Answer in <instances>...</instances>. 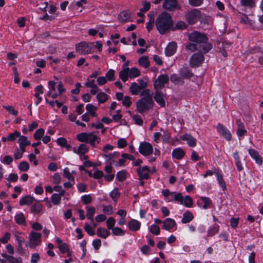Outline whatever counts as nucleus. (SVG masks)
I'll use <instances>...</instances> for the list:
<instances>
[{
    "instance_id": "f257e3e1",
    "label": "nucleus",
    "mask_w": 263,
    "mask_h": 263,
    "mask_svg": "<svg viewBox=\"0 0 263 263\" xmlns=\"http://www.w3.org/2000/svg\"><path fill=\"white\" fill-rule=\"evenodd\" d=\"M189 40L192 43H189L185 49L191 52L198 51L202 53H206L212 48V45L209 42L206 34L197 31H194L188 35Z\"/></svg>"
},
{
    "instance_id": "f03ea898",
    "label": "nucleus",
    "mask_w": 263,
    "mask_h": 263,
    "mask_svg": "<svg viewBox=\"0 0 263 263\" xmlns=\"http://www.w3.org/2000/svg\"><path fill=\"white\" fill-rule=\"evenodd\" d=\"M172 25L171 15L166 12H162L156 19V27L160 34H164Z\"/></svg>"
},
{
    "instance_id": "7ed1b4c3",
    "label": "nucleus",
    "mask_w": 263,
    "mask_h": 263,
    "mask_svg": "<svg viewBox=\"0 0 263 263\" xmlns=\"http://www.w3.org/2000/svg\"><path fill=\"white\" fill-rule=\"evenodd\" d=\"M153 105V100L142 98L136 102L137 111L140 114H143L152 108Z\"/></svg>"
},
{
    "instance_id": "20e7f679",
    "label": "nucleus",
    "mask_w": 263,
    "mask_h": 263,
    "mask_svg": "<svg viewBox=\"0 0 263 263\" xmlns=\"http://www.w3.org/2000/svg\"><path fill=\"white\" fill-rule=\"evenodd\" d=\"M77 139L80 141L85 143H89L93 147H96V140L97 139V136L93 133H81L77 135Z\"/></svg>"
},
{
    "instance_id": "39448f33",
    "label": "nucleus",
    "mask_w": 263,
    "mask_h": 263,
    "mask_svg": "<svg viewBox=\"0 0 263 263\" xmlns=\"http://www.w3.org/2000/svg\"><path fill=\"white\" fill-rule=\"evenodd\" d=\"M42 235L40 233L32 231L29 236V242H27L26 246L30 248H35L41 243Z\"/></svg>"
},
{
    "instance_id": "423d86ee",
    "label": "nucleus",
    "mask_w": 263,
    "mask_h": 263,
    "mask_svg": "<svg viewBox=\"0 0 263 263\" xmlns=\"http://www.w3.org/2000/svg\"><path fill=\"white\" fill-rule=\"evenodd\" d=\"M201 13L200 10L194 9L189 11L185 15V19L190 25L195 24L201 17Z\"/></svg>"
},
{
    "instance_id": "0eeeda50",
    "label": "nucleus",
    "mask_w": 263,
    "mask_h": 263,
    "mask_svg": "<svg viewBox=\"0 0 263 263\" xmlns=\"http://www.w3.org/2000/svg\"><path fill=\"white\" fill-rule=\"evenodd\" d=\"M203 54L200 52L194 53L190 60V66L193 68L198 67L201 65L204 60Z\"/></svg>"
},
{
    "instance_id": "6e6552de",
    "label": "nucleus",
    "mask_w": 263,
    "mask_h": 263,
    "mask_svg": "<svg viewBox=\"0 0 263 263\" xmlns=\"http://www.w3.org/2000/svg\"><path fill=\"white\" fill-rule=\"evenodd\" d=\"M168 81L169 77L167 74L160 75L154 82V88L156 90H161L164 87L165 84L167 83Z\"/></svg>"
},
{
    "instance_id": "1a4fd4ad",
    "label": "nucleus",
    "mask_w": 263,
    "mask_h": 263,
    "mask_svg": "<svg viewBox=\"0 0 263 263\" xmlns=\"http://www.w3.org/2000/svg\"><path fill=\"white\" fill-rule=\"evenodd\" d=\"M91 46H94L93 43H87L82 42L76 44V51L81 54H88L91 52Z\"/></svg>"
},
{
    "instance_id": "9d476101",
    "label": "nucleus",
    "mask_w": 263,
    "mask_h": 263,
    "mask_svg": "<svg viewBox=\"0 0 263 263\" xmlns=\"http://www.w3.org/2000/svg\"><path fill=\"white\" fill-rule=\"evenodd\" d=\"M163 8L170 11H174L181 9L177 0H164Z\"/></svg>"
},
{
    "instance_id": "9b49d317",
    "label": "nucleus",
    "mask_w": 263,
    "mask_h": 263,
    "mask_svg": "<svg viewBox=\"0 0 263 263\" xmlns=\"http://www.w3.org/2000/svg\"><path fill=\"white\" fill-rule=\"evenodd\" d=\"M139 151L140 154L144 156H148L153 152V148L151 144L144 142L140 144Z\"/></svg>"
},
{
    "instance_id": "f8f14e48",
    "label": "nucleus",
    "mask_w": 263,
    "mask_h": 263,
    "mask_svg": "<svg viewBox=\"0 0 263 263\" xmlns=\"http://www.w3.org/2000/svg\"><path fill=\"white\" fill-rule=\"evenodd\" d=\"M217 129L227 140L230 141L232 138V136L230 132L222 124L219 123L217 125Z\"/></svg>"
},
{
    "instance_id": "ddd939ff",
    "label": "nucleus",
    "mask_w": 263,
    "mask_h": 263,
    "mask_svg": "<svg viewBox=\"0 0 263 263\" xmlns=\"http://www.w3.org/2000/svg\"><path fill=\"white\" fill-rule=\"evenodd\" d=\"M164 97L165 96L162 92L156 90L154 98L156 102L161 107H164L165 104Z\"/></svg>"
},
{
    "instance_id": "4468645a",
    "label": "nucleus",
    "mask_w": 263,
    "mask_h": 263,
    "mask_svg": "<svg viewBox=\"0 0 263 263\" xmlns=\"http://www.w3.org/2000/svg\"><path fill=\"white\" fill-rule=\"evenodd\" d=\"M179 75L181 76L183 79H189L192 78L194 74L191 70L187 67H183L181 68L179 70Z\"/></svg>"
},
{
    "instance_id": "2eb2a0df",
    "label": "nucleus",
    "mask_w": 263,
    "mask_h": 263,
    "mask_svg": "<svg viewBox=\"0 0 263 263\" xmlns=\"http://www.w3.org/2000/svg\"><path fill=\"white\" fill-rule=\"evenodd\" d=\"M249 153L252 158H253L256 162L259 164L261 165L263 161L261 156L259 155L257 151L254 149H249Z\"/></svg>"
},
{
    "instance_id": "dca6fc26",
    "label": "nucleus",
    "mask_w": 263,
    "mask_h": 263,
    "mask_svg": "<svg viewBox=\"0 0 263 263\" xmlns=\"http://www.w3.org/2000/svg\"><path fill=\"white\" fill-rule=\"evenodd\" d=\"M177 48V44L175 42L170 43L165 49V54L167 56L173 55Z\"/></svg>"
},
{
    "instance_id": "f3484780",
    "label": "nucleus",
    "mask_w": 263,
    "mask_h": 263,
    "mask_svg": "<svg viewBox=\"0 0 263 263\" xmlns=\"http://www.w3.org/2000/svg\"><path fill=\"white\" fill-rule=\"evenodd\" d=\"M170 80L172 83L178 85H182L184 83L181 76L175 73L171 76Z\"/></svg>"
},
{
    "instance_id": "a211bd4d",
    "label": "nucleus",
    "mask_w": 263,
    "mask_h": 263,
    "mask_svg": "<svg viewBox=\"0 0 263 263\" xmlns=\"http://www.w3.org/2000/svg\"><path fill=\"white\" fill-rule=\"evenodd\" d=\"M176 225V222L173 219L168 218L163 221V228L166 230L170 231Z\"/></svg>"
},
{
    "instance_id": "6ab92c4d",
    "label": "nucleus",
    "mask_w": 263,
    "mask_h": 263,
    "mask_svg": "<svg viewBox=\"0 0 263 263\" xmlns=\"http://www.w3.org/2000/svg\"><path fill=\"white\" fill-rule=\"evenodd\" d=\"M183 140L187 141L189 145L191 147H194L196 144V139L190 134H185L181 137Z\"/></svg>"
},
{
    "instance_id": "aec40b11",
    "label": "nucleus",
    "mask_w": 263,
    "mask_h": 263,
    "mask_svg": "<svg viewBox=\"0 0 263 263\" xmlns=\"http://www.w3.org/2000/svg\"><path fill=\"white\" fill-rule=\"evenodd\" d=\"M42 208L43 205L41 203L40 201H36L35 203L32 205L30 210L32 213L37 214L42 211Z\"/></svg>"
},
{
    "instance_id": "412c9836",
    "label": "nucleus",
    "mask_w": 263,
    "mask_h": 263,
    "mask_svg": "<svg viewBox=\"0 0 263 263\" xmlns=\"http://www.w3.org/2000/svg\"><path fill=\"white\" fill-rule=\"evenodd\" d=\"M128 227L132 231H137L140 229V223L137 220L132 219L128 222Z\"/></svg>"
},
{
    "instance_id": "4be33fe9",
    "label": "nucleus",
    "mask_w": 263,
    "mask_h": 263,
    "mask_svg": "<svg viewBox=\"0 0 263 263\" xmlns=\"http://www.w3.org/2000/svg\"><path fill=\"white\" fill-rule=\"evenodd\" d=\"M236 124L237 126V135L238 136L241 137L246 133L247 130L245 129L243 123L240 119L237 120Z\"/></svg>"
},
{
    "instance_id": "5701e85b",
    "label": "nucleus",
    "mask_w": 263,
    "mask_h": 263,
    "mask_svg": "<svg viewBox=\"0 0 263 263\" xmlns=\"http://www.w3.org/2000/svg\"><path fill=\"white\" fill-rule=\"evenodd\" d=\"M185 155V152L181 148L174 149L172 152V156L178 160L181 159Z\"/></svg>"
},
{
    "instance_id": "b1692460",
    "label": "nucleus",
    "mask_w": 263,
    "mask_h": 263,
    "mask_svg": "<svg viewBox=\"0 0 263 263\" xmlns=\"http://www.w3.org/2000/svg\"><path fill=\"white\" fill-rule=\"evenodd\" d=\"M34 200L35 199L33 197L30 195H27L20 199V205H30Z\"/></svg>"
},
{
    "instance_id": "393cba45",
    "label": "nucleus",
    "mask_w": 263,
    "mask_h": 263,
    "mask_svg": "<svg viewBox=\"0 0 263 263\" xmlns=\"http://www.w3.org/2000/svg\"><path fill=\"white\" fill-rule=\"evenodd\" d=\"M194 218L193 214L189 211H187L183 214L181 222L183 223H187L191 221Z\"/></svg>"
},
{
    "instance_id": "a878e982",
    "label": "nucleus",
    "mask_w": 263,
    "mask_h": 263,
    "mask_svg": "<svg viewBox=\"0 0 263 263\" xmlns=\"http://www.w3.org/2000/svg\"><path fill=\"white\" fill-rule=\"evenodd\" d=\"M119 20L122 22L131 21L129 13L127 11H122L119 15Z\"/></svg>"
},
{
    "instance_id": "bb28decb",
    "label": "nucleus",
    "mask_w": 263,
    "mask_h": 263,
    "mask_svg": "<svg viewBox=\"0 0 263 263\" xmlns=\"http://www.w3.org/2000/svg\"><path fill=\"white\" fill-rule=\"evenodd\" d=\"M97 234L99 237L105 239L110 235V232L105 229L98 228Z\"/></svg>"
},
{
    "instance_id": "cd10ccee",
    "label": "nucleus",
    "mask_w": 263,
    "mask_h": 263,
    "mask_svg": "<svg viewBox=\"0 0 263 263\" xmlns=\"http://www.w3.org/2000/svg\"><path fill=\"white\" fill-rule=\"evenodd\" d=\"M187 27V25L183 21H179L177 22L175 26L173 27L172 30L175 31L177 29L183 30Z\"/></svg>"
},
{
    "instance_id": "c85d7f7f",
    "label": "nucleus",
    "mask_w": 263,
    "mask_h": 263,
    "mask_svg": "<svg viewBox=\"0 0 263 263\" xmlns=\"http://www.w3.org/2000/svg\"><path fill=\"white\" fill-rule=\"evenodd\" d=\"M215 174L217 175L218 181L219 182V184L222 188V190L223 191L226 190L227 187L226 182L224 179H223V177L221 174L218 171H217L215 172Z\"/></svg>"
},
{
    "instance_id": "c756f323",
    "label": "nucleus",
    "mask_w": 263,
    "mask_h": 263,
    "mask_svg": "<svg viewBox=\"0 0 263 263\" xmlns=\"http://www.w3.org/2000/svg\"><path fill=\"white\" fill-rule=\"evenodd\" d=\"M15 222L18 224L26 225L25 221V218L24 215L22 213H20L15 216L14 217Z\"/></svg>"
},
{
    "instance_id": "7c9ffc66",
    "label": "nucleus",
    "mask_w": 263,
    "mask_h": 263,
    "mask_svg": "<svg viewBox=\"0 0 263 263\" xmlns=\"http://www.w3.org/2000/svg\"><path fill=\"white\" fill-rule=\"evenodd\" d=\"M87 213L86 216L88 219L91 220V222H93V215L95 214L96 209L94 207L86 206Z\"/></svg>"
},
{
    "instance_id": "2f4dec72",
    "label": "nucleus",
    "mask_w": 263,
    "mask_h": 263,
    "mask_svg": "<svg viewBox=\"0 0 263 263\" xmlns=\"http://www.w3.org/2000/svg\"><path fill=\"white\" fill-rule=\"evenodd\" d=\"M128 68H124L119 72L120 78L123 81L125 82L128 80Z\"/></svg>"
},
{
    "instance_id": "473e14b6",
    "label": "nucleus",
    "mask_w": 263,
    "mask_h": 263,
    "mask_svg": "<svg viewBox=\"0 0 263 263\" xmlns=\"http://www.w3.org/2000/svg\"><path fill=\"white\" fill-rule=\"evenodd\" d=\"M141 89V88L136 82L132 83L129 87L130 92L134 95H138Z\"/></svg>"
},
{
    "instance_id": "72a5a7b5",
    "label": "nucleus",
    "mask_w": 263,
    "mask_h": 263,
    "mask_svg": "<svg viewBox=\"0 0 263 263\" xmlns=\"http://www.w3.org/2000/svg\"><path fill=\"white\" fill-rule=\"evenodd\" d=\"M96 97L99 103H104L108 99V96L103 92L98 93Z\"/></svg>"
},
{
    "instance_id": "f704fd0d",
    "label": "nucleus",
    "mask_w": 263,
    "mask_h": 263,
    "mask_svg": "<svg viewBox=\"0 0 263 263\" xmlns=\"http://www.w3.org/2000/svg\"><path fill=\"white\" fill-rule=\"evenodd\" d=\"M138 63L144 68H147L149 66V61L148 58L145 56L141 57L138 60Z\"/></svg>"
},
{
    "instance_id": "c9c22d12",
    "label": "nucleus",
    "mask_w": 263,
    "mask_h": 263,
    "mask_svg": "<svg viewBox=\"0 0 263 263\" xmlns=\"http://www.w3.org/2000/svg\"><path fill=\"white\" fill-rule=\"evenodd\" d=\"M140 74V72L139 69L136 67L132 68L128 71V77L130 79H133L136 78L137 77L139 76Z\"/></svg>"
},
{
    "instance_id": "e433bc0d",
    "label": "nucleus",
    "mask_w": 263,
    "mask_h": 263,
    "mask_svg": "<svg viewBox=\"0 0 263 263\" xmlns=\"http://www.w3.org/2000/svg\"><path fill=\"white\" fill-rule=\"evenodd\" d=\"M241 5L248 7L250 8H253L255 6V2L254 0H241Z\"/></svg>"
},
{
    "instance_id": "4c0bfd02",
    "label": "nucleus",
    "mask_w": 263,
    "mask_h": 263,
    "mask_svg": "<svg viewBox=\"0 0 263 263\" xmlns=\"http://www.w3.org/2000/svg\"><path fill=\"white\" fill-rule=\"evenodd\" d=\"M88 149L85 144H81L78 148L77 153L79 155H84L87 153Z\"/></svg>"
},
{
    "instance_id": "58836bf2",
    "label": "nucleus",
    "mask_w": 263,
    "mask_h": 263,
    "mask_svg": "<svg viewBox=\"0 0 263 263\" xmlns=\"http://www.w3.org/2000/svg\"><path fill=\"white\" fill-rule=\"evenodd\" d=\"M127 173L125 171L118 172L116 174V178L119 181L123 182L126 178Z\"/></svg>"
},
{
    "instance_id": "ea45409f",
    "label": "nucleus",
    "mask_w": 263,
    "mask_h": 263,
    "mask_svg": "<svg viewBox=\"0 0 263 263\" xmlns=\"http://www.w3.org/2000/svg\"><path fill=\"white\" fill-rule=\"evenodd\" d=\"M200 200L204 203V204L202 206L203 209H206L210 208L212 204V201L209 198L202 197H201Z\"/></svg>"
},
{
    "instance_id": "a19ab883",
    "label": "nucleus",
    "mask_w": 263,
    "mask_h": 263,
    "mask_svg": "<svg viewBox=\"0 0 263 263\" xmlns=\"http://www.w3.org/2000/svg\"><path fill=\"white\" fill-rule=\"evenodd\" d=\"M193 202L192 198L189 195L185 196L183 198V204H184L186 207L191 208L193 205Z\"/></svg>"
},
{
    "instance_id": "79ce46f5",
    "label": "nucleus",
    "mask_w": 263,
    "mask_h": 263,
    "mask_svg": "<svg viewBox=\"0 0 263 263\" xmlns=\"http://www.w3.org/2000/svg\"><path fill=\"white\" fill-rule=\"evenodd\" d=\"M115 71L113 69L108 70L105 74V78L107 81H112L115 79Z\"/></svg>"
},
{
    "instance_id": "37998d69",
    "label": "nucleus",
    "mask_w": 263,
    "mask_h": 263,
    "mask_svg": "<svg viewBox=\"0 0 263 263\" xmlns=\"http://www.w3.org/2000/svg\"><path fill=\"white\" fill-rule=\"evenodd\" d=\"M18 139V143L20 145H29L30 142L27 140V137L24 136H20Z\"/></svg>"
},
{
    "instance_id": "c03bdc74",
    "label": "nucleus",
    "mask_w": 263,
    "mask_h": 263,
    "mask_svg": "<svg viewBox=\"0 0 263 263\" xmlns=\"http://www.w3.org/2000/svg\"><path fill=\"white\" fill-rule=\"evenodd\" d=\"M153 93H151V90L149 89H145L143 90L141 93V96H143L142 98H145L146 99H151L153 100Z\"/></svg>"
},
{
    "instance_id": "a18cd8bd",
    "label": "nucleus",
    "mask_w": 263,
    "mask_h": 263,
    "mask_svg": "<svg viewBox=\"0 0 263 263\" xmlns=\"http://www.w3.org/2000/svg\"><path fill=\"white\" fill-rule=\"evenodd\" d=\"M18 168L21 171L26 172L29 168V163L27 161H22L20 163Z\"/></svg>"
},
{
    "instance_id": "49530a36",
    "label": "nucleus",
    "mask_w": 263,
    "mask_h": 263,
    "mask_svg": "<svg viewBox=\"0 0 263 263\" xmlns=\"http://www.w3.org/2000/svg\"><path fill=\"white\" fill-rule=\"evenodd\" d=\"M44 134V129L40 128L37 129L33 135V137L35 140H39L41 139Z\"/></svg>"
},
{
    "instance_id": "de8ad7c7",
    "label": "nucleus",
    "mask_w": 263,
    "mask_h": 263,
    "mask_svg": "<svg viewBox=\"0 0 263 263\" xmlns=\"http://www.w3.org/2000/svg\"><path fill=\"white\" fill-rule=\"evenodd\" d=\"M61 197H60V195L58 194H53L51 196V201L52 202L54 205H58L60 203Z\"/></svg>"
},
{
    "instance_id": "09e8293b",
    "label": "nucleus",
    "mask_w": 263,
    "mask_h": 263,
    "mask_svg": "<svg viewBox=\"0 0 263 263\" xmlns=\"http://www.w3.org/2000/svg\"><path fill=\"white\" fill-rule=\"evenodd\" d=\"M112 233L116 236H123L125 234V232L119 227H114L112 229Z\"/></svg>"
},
{
    "instance_id": "8fccbe9b",
    "label": "nucleus",
    "mask_w": 263,
    "mask_h": 263,
    "mask_svg": "<svg viewBox=\"0 0 263 263\" xmlns=\"http://www.w3.org/2000/svg\"><path fill=\"white\" fill-rule=\"evenodd\" d=\"M20 136V133L18 131H15L14 133H11L8 135L7 140L9 141H14Z\"/></svg>"
},
{
    "instance_id": "3c124183",
    "label": "nucleus",
    "mask_w": 263,
    "mask_h": 263,
    "mask_svg": "<svg viewBox=\"0 0 263 263\" xmlns=\"http://www.w3.org/2000/svg\"><path fill=\"white\" fill-rule=\"evenodd\" d=\"M116 220L114 218L111 217L108 218L106 221L107 227L108 229H114V226L115 224Z\"/></svg>"
},
{
    "instance_id": "603ef678",
    "label": "nucleus",
    "mask_w": 263,
    "mask_h": 263,
    "mask_svg": "<svg viewBox=\"0 0 263 263\" xmlns=\"http://www.w3.org/2000/svg\"><path fill=\"white\" fill-rule=\"evenodd\" d=\"M81 200L84 204L90 203L92 201V197L90 195H85L82 196Z\"/></svg>"
},
{
    "instance_id": "864d4df0",
    "label": "nucleus",
    "mask_w": 263,
    "mask_h": 263,
    "mask_svg": "<svg viewBox=\"0 0 263 263\" xmlns=\"http://www.w3.org/2000/svg\"><path fill=\"white\" fill-rule=\"evenodd\" d=\"M63 175L64 177L68 180L74 181V177L72 176L71 173L69 172V170L67 167L64 169Z\"/></svg>"
},
{
    "instance_id": "5fc2aeb1",
    "label": "nucleus",
    "mask_w": 263,
    "mask_h": 263,
    "mask_svg": "<svg viewBox=\"0 0 263 263\" xmlns=\"http://www.w3.org/2000/svg\"><path fill=\"white\" fill-rule=\"evenodd\" d=\"M218 48L219 49V51L221 53L222 55L224 57L226 58L227 57V51H226V49H224L225 47L224 46V43L223 42L222 43H220V42L218 43Z\"/></svg>"
},
{
    "instance_id": "6e6d98bb",
    "label": "nucleus",
    "mask_w": 263,
    "mask_h": 263,
    "mask_svg": "<svg viewBox=\"0 0 263 263\" xmlns=\"http://www.w3.org/2000/svg\"><path fill=\"white\" fill-rule=\"evenodd\" d=\"M122 104L126 107H129L132 104L131 98L129 96H125L123 99Z\"/></svg>"
},
{
    "instance_id": "4d7b16f0",
    "label": "nucleus",
    "mask_w": 263,
    "mask_h": 263,
    "mask_svg": "<svg viewBox=\"0 0 263 263\" xmlns=\"http://www.w3.org/2000/svg\"><path fill=\"white\" fill-rule=\"evenodd\" d=\"M219 226L215 224L208 231L209 236H213L218 232Z\"/></svg>"
},
{
    "instance_id": "13d9d810",
    "label": "nucleus",
    "mask_w": 263,
    "mask_h": 263,
    "mask_svg": "<svg viewBox=\"0 0 263 263\" xmlns=\"http://www.w3.org/2000/svg\"><path fill=\"white\" fill-rule=\"evenodd\" d=\"M203 0H189V4L192 7H198L201 6Z\"/></svg>"
},
{
    "instance_id": "bf43d9fd",
    "label": "nucleus",
    "mask_w": 263,
    "mask_h": 263,
    "mask_svg": "<svg viewBox=\"0 0 263 263\" xmlns=\"http://www.w3.org/2000/svg\"><path fill=\"white\" fill-rule=\"evenodd\" d=\"M150 232L156 235H157L159 234L160 232V228L156 225V224H153L151 226V229H150Z\"/></svg>"
},
{
    "instance_id": "052dcab7",
    "label": "nucleus",
    "mask_w": 263,
    "mask_h": 263,
    "mask_svg": "<svg viewBox=\"0 0 263 263\" xmlns=\"http://www.w3.org/2000/svg\"><path fill=\"white\" fill-rule=\"evenodd\" d=\"M110 196L114 200H115L119 197L120 193L118 192V188H115L113 191L110 193Z\"/></svg>"
},
{
    "instance_id": "680f3d73",
    "label": "nucleus",
    "mask_w": 263,
    "mask_h": 263,
    "mask_svg": "<svg viewBox=\"0 0 263 263\" xmlns=\"http://www.w3.org/2000/svg\"><path fill=\"white\" fill-rule=\"evenodd\" d=\"M4 108H5L6 110H7L10 114L14 115L17 116L18 111L14 109L12 106H3Z\"/></svg>"
},
{
    "instance_id": "e2e57ef3",
    "label": "nucleus",
    "mask_w": 263,
    "mask_h": 263,
    "mask_svg": "<svg viewBox=\"0 0 263 263\" xmlns=\"http://www.w3.org/2000/svg\"><path fill=\"white\" fill-rule=\"evenodd\" d=\"M171 138V133L168 130H165L162 135L163 142L167 143Z\"/></svg>"
},
{
    "instance_id": "0e129e2a",
    "label": "nucleus",
    "mask_w": 263,
    "mask_h": 263,
    "mask_svg": "<svg viewBox=\"0 0 263 263\" xmlns=\"http://www.w3.org/2000/svg\"><path fill=\"white\" fill-rule=\"evenodd\" d=\"M102 156L105 158H107L109 160H111L113 158H117L120 156V153L119 152H114L112 154H109L108 155L103 154Z\"/></svg>"
},
{
    "instance_id": "69168bd1",
    "label": "nucleus",
    "mask_w": 263,
    "mask_h": 263,
    "mask_svg": "<svg viewBox=\"0 0 263 263\" xmlns=\"http://www.w3.org/2000/svg\"><path fill=\"white\" fill-rule=\"evenodd\" d=\"M36 93H35V97L38 98L40 94L43 93V86L42 85H38L35 88Z\"/></svg>"
},
{
    "instance_id": "338daca9",
    "label": "nucleus",
    "mask_w": 263,
    "mask_h": 263,
    "mask_svg": "<svg viewBox=\"0 0 263 263\" xmlns=\"http://www.w3.org/2000/svg\"><path fill=\"white\" fill-rule=\"evenodd\" d=\"M84 229L90 236H93L95 234V231L93 230L91 226L88 223L85 224Z\"/></svg>"
},
{
    "instance_id": "774afa93",
    "label": "nucleus",
    "mask_w": 263,
    "mask_h": 263,
    "mask_svg": "<svg viewBox=\"0 0 263 263\" xmlns=\"http://www.w3.org/2000/svg\"><path fill=\"white\" fill-rule=\"evenodd\" d=\"M40 258V256L39 253H35L32 254L31 258V263H37Z\"/></svg>"
}]
</instances>
